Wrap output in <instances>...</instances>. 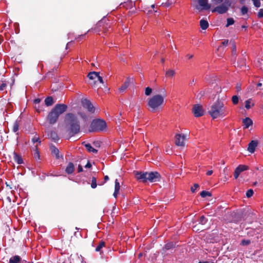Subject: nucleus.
<instances>
[{"label": "nucleus", "mask_w": 263, "mask_h": 263, "mask_svg": "<svg viewBox=\"0 0 263 263\" xmlns=\"http://www.w3.org/2000/svg\"><path fill=\"white\" fill-rule=\"evenodd\" d=\"M209 113L213 119H216L223 118L229 114V111L223 102L217 101L211 106Z\"/></svg>", "instance_id": "obj_1"}, {"label": "nucleus", "mask_w": 263, "mask_h": 263, "mask_svg": "<svg viewBox=\"0 0 263 263\" xmlns=\"http://www.w3.org/2000/svg\"><path fill=\"white\" fill-rule=\"evenodd\" d=\"M65 122L69 126V129L73 134H77L80 130V124L76 115L68 113L65 116Z\"/></svg>", "instance_id": "obj_2"}, {"label": "nucleus", "mask_w": 263, "mask_h": 263, "mask_svg": "<svg viewBox=\"0 0 263 263\" xmlns=\"http://www.w3.org/2000/svg\"><path fill=\"white\" fill-rule=\"evenodd\" d=\"M164 96L157 94L148 99V106L152 111L159 110L164 102Z\"/></svg>", "instance_id": "obj_3"}, {"label": "nucleus", "mask_w": 263, "mask_h": 263, "mask_svg": "<svg viewBox=\"0 0 263 263\" xmlns=\"http://www.w3.org/2000/svg\"><path fill=\"white\" fill-rule=\"evenodd\" d=\"M106 127V122L101 119L94 120L92 121L89 127V132H99L104 130Z\"/></svg>", "instance_id": "obj_4"}, {"label": "nucleus", "mask_w": 263, "mask_h": 263, "mask_svg": "<svg viewBox=\"0 0 263 263\" xmlns=\"http://www.w3.org/2000/svg\"><path fill=\"white\" fill-rule=\"evenodd\" d=\"M87 77L90 80L92 81L90 83L91 85H96L98 81L102 84L104 83L102 78L99 75V72L95 71L90 72L88 74Z\"/></svg>", "instance_id": "obj_5"}, {"label": "nucleus", "mask_w": 263, "mask_h": 263, "mask_svg": "<svg viewBox=\"0 0 263 263\" xmlns=\"http://www.w3.org/2000/svg\"><path fill=\"white\" fill-rule=\"evenodd\" d=\"M230 5L231 3L229 1H225L221 3V5L215 7L212 11V12H217L219 14L224 13L228 11Z\"/></svg>", "instance_id": "obj_6"}, {"label": "nucleus", "mask_w": 263, "mask_h": 263, "mask_svg": "<svg viewBox=\"0 0 263 263\" xmlns=\"http://www.w3.org/2000/svg\"><path fill=\"white\" fill-rule=\"evenodd\" d=\"M160 174L155 172H147V181H149L151 182H156L160 180Z\"/></svg>", "instance_id": "obj_7"}, {"label": "nucleus", "mask_w": 263, "mask_h": 263, "mask_svg": "<svg viewBox=\"0 0 263 263\" xmlns=\"http://www.w3.org/2000/svg\"><path fill=\"white\" fill-rule=\"evenodd\" d=\"M186 137L184 135L177 134L175 136V144L178 146H184Z\"/></svg>", "instance_id": "obj_8"}, {"label": "nucleus", "mask_w": 263, "mask_h": 263, "mask_svg": "<svg viewBox=\"0 0 263 263\" xmlns=\"http://www.w3.org/2000/svg\"><path fill=\"white\" fill-rule=\"evenodd\" d=\"M67 106L65 104H57L55 107L52 109V110L57 114V115L59 117V116L63 113H64L67 109Z\"/></svg>", "instance_id": "obj_9"}, {"label": "nucleus", "mask_w": 263, "mask_h": 263, "mask_svg": "<svg viewBox=\"0 0 263 263\" xmlns=\"http://www.w3.org/2000/svg\"><path fill=\"white\" fill-rule=\"evenodd\" d=\"M192 111L194 116L196 117L202 116L204 114V110L202 106L199 104L194 105Z\"/></svg>", "instance_id": "obj_10"}, {"label": "nucleus", "mask_w": 263, "mask_h": 263, "mask_svg": "<svg viewBox=\"0 0 263 263\" xmlns=\"http://www.w3.org/2000/svg\"><path fill=\"white\" fill-rule=\"evenodd\" d=\"M59 116L53 110H51L47 117V122L50 124H54L58 120Z\"/></svg>", "instance_id": "obj_11"}, {"label": "nucleus", "mask_w": 263, "mask_h": 263, "mask_svg": "<svg viewBox=\"0 0 263 263\" xmlns=\"http://www.w3.org/2000/svg\"><path fill=\"white\" fill-rule=\"evenodd\" d=\"M82 104L84 108L87 109L88 111L92 112V113L95 112V108L94 106H93V105L91 103V102L89 100H88L86 99H83L82 101Z\"/></svg>", "instance_id": "obj_12"}, {"label": "nucleus", "mask_w": 263, "mask_h": 263, "mask_svg": "<svg viewBox=\"0 0 263 263\" xmlns=\"http://www.w3.org/2000/svg\"><path fill=\"white\" fill-rule=\"evenodd\" d=\"M248 170V166L245 165H239L235 170L234 176L235 179H237L239 174L244 171Z\"/></svg>", "instance_id": "obj_13"}, {"label": "nucleus", "mask_w": 263, "mask_h": 263, "mask_svg": "<svg viewBox=\"0 0 263 263\" xmlns=\"http://www.w3.org/2000/svg\"><path fill=\"white\" fill-rule=\"evenodd\" d=\"M135 176L137 179L142 182H145L147 181V172L142 173L137 172L136 173Z\"/></svg>", "instance_id": "obj_14"}, {"label": "nucleus", "mask_w": 263, "mask_h": 263, "mask_svg": "<svg viewBox=\"0 0 263 263\" xmlns=\"http://www.w3.org/2000/svg\"><path fill=\"white\" fill-rule=\"evenodd\" d=\"M199 5L202 7V9L208 10L210 8V5L208 4L207 0H198Z\"/></svg>", "instance_id": "obj_15"}, {"label": "nucleus", "mask_w": 263, "mask_h": 263, "mask_svg": "<svg viewBox=\"0 0 263 263\" xmlns=\"http://www.w3.org/2000/svg\"><path fill=\"white\" fill-rule=\"evenodd\" d=\"M258 142L256 141H252L249 144L248 150L251 153L255 151V147L257 146Z\"/></svg>", "instance_id": "obj_16"}, {"label": "nucleus", "mask_w": 263, "mask_h": 263, "mask_svg": "<svg viewBox=\"0 0 263 263\" xmlns=\"http://www.w3.org/2000/svg\"><path fill=\"white\" fill-rule=\"evenodd\" d=\"M242 123L245 128H248L253 124L252 120L250 118H246L243 119Z\"/></svg>", "instance_id": "obj_17"}, {"label": "nucleus", "mask_w": 263, "mask_h": 263, "mask_svg": "<svg viewBox=\"0 0 263 263\" xmlns=\"http://www.w3.org/2000/svg\"><path fill=\"white\" fill-rule=\"evenodd\" d=\"M22 259L18 255L11 257L9 259V263H21Z\"/></svg>", "instance_id": "obj_18"}, {"label": "nucleus", "mask_w": 263, "mask_h": 263, "mask_svg": "<svg viewBox=\"0 0 263 263\" xmlns=\"http://www.w3.org/2000/svg\"><path fill=\"white\" fill-rule=\"evenodd\" d=\"M74 170V166L73 164L71 162H69L68 164V165L65 169V172L67 174H70L73 173Z\"/></svg>", "instance_id": "obj_19"}, {"label": "nucleus", "mask_w": 263, "mask_h": 263, "mask_svg": "<svg viewBox=\"0 0 263 263\" xmlns=\"http://www.w3.org/2000/svg\"><path fill=\"white\" fill-rule=\"evenodd\" d=\"M50 150L52 155L55 156L56 158L59 159L61 157L59 155V151L55 147L53 146H51Z\"/></svg>", "instance_id": "obj_20"}, {"label": "nucleus", "mask_w": 263, "mask_h": 263, "mask_svg": "<svg viewBox=\"0 0 263 263\" xmlns=\"http://www.w3.org/2000/svg\"><path fill=\"white\" fill-rule=\"evenodd\" d=\"M120 188V183L118 182V180L116 179V180H115V192H114V196L115 198H116L117 197L119 193Z\"/></svg>", "instance_id": "obj_21"}, {"label": "nucleus", "mask_w": 263, "mask_h": 263, "mask_svg": "<svg viewBox=\"0 0 263 263\" xmlns=\"http://www.w3.org/2000/svg\"><path fill=\"white\" fill-rule=\"evenodd\" d=\"M32 141L33 143V148H37L39 145L41 143V141L40 140L39 138L37 136H35L32 139Z\"/></svg>", "instance_id": "obj_22"}, {"label": "nucleus", "mask_w": 263, "mask_h": 263, "mask_svg": "<svg viewBox=\"0 0 263 263\" xmlns=\"http://www.w3.org/2000/svg\"><path fill=\"white\" fill-rule=\"evenodd\" d=\"M254 105V103L251 99H248L245 101V107L246 109H249L251 108Z\"/></svg>", "instance_id": "obj_23"}, {"label": "nucleus", "mask_w": 263, "mask_h": 263, "mask_svg": "<svg viewBox=\"0 0 263 263\" xmlns=\"http://www.w3.org/2000/svg\"><path fill=\"white\" fill-rule=\"evenodd\" d=\"M129 80H126L124 83L120 87L119 90L120 92H123L129 85Z\"/></svg>", "instance_id": "obj_24"}, {"label": "nucleus", "mask_w": 263, "mask_h": 263, "mask_svg": "<svg viewBox=\"0 0 263 263\" xmlns=\"http://www.w3.org/2000/svg\"><path fill=\"white\" fill-rule=\"evenodd\" d=\"M200 25L201 28L203 30H205V29H207L208 27H209V23L206 21L204 20H201L200 22Z\"/></svg>", "instance_id": "obj_25"}, {"label": "nucleus", "mask_w": 263, "mask_h": 263, "mask_svg": "<svg viewBox=\"0 0 263 263\" xmlns=\"http://www.w3.org/2000/svg\"><path fill=\"white\" fill-rule=\"evenodd\" d=\"M85 146L87 150L89 152H92L93 153H97L98 150L96 148L92 147L90 144H85Z\"/></svg>", "instance_id": "obj_26"}, {"label": "nucleus", "mask_w": 263, "mask_h": 263, "mask_svg": "<svg viewBox=\"0 0 263 263\" xmlns=\"http://www.w3.org/2000/svg\"><path fill=\"white\" fill-rule=\"evenodd\" d=\"M53 103V98L51 97H49L45 100V103L47 106L52 105Z\"/></svg>", "instance_id": "obj_27"}, {"label": "nucleus", "mask_w": 263, "mask_h": 263, "mask_svg": "<svg viewBox=\"0 0 263 263\" xmlns=\"http://www.w3.org/2000/svg\"><path fill=\"white\" fill-rule=\"evenodd\" d=\"M14 159L15 161L18 164H22L23 163V159L22 157L15 153H14Z\"/></svg>", "instance_id": "obj_28"}, {"label": "nucleus", "mask_w": 263, "mask_h": 263, "mask_svg": "<svg viewBox=\"0 0 263 263\" xmlns=\"http://www.w3.org/2000/svg\"><path fill=\"white\" fill-rule=\"evenodd\" d=\"M105 247V242L104 241H100L98 245L97 246L96 248V251L97 252H100L101 251V249Z\"/></svg>", "instance_id": "obj_29"}, {"label": "nucleus", "mask_w": 263, "mask_h": 263, "mask_svg": "<svg viewBox=\"0 0 263 263\" xmlns=\"http://www.w3.org/2000/svg\"><path fill=\"white\" fill-rule=\"evenodd\" d=\"M166 76L168 77H173L175 74V71L172 69H169L166 71Z\"/></svg>", "instance_id": "obj_30"}, {"label": "nucleus", "mask_w": 263, "mask_h": 263, "mask_svg": "<svg viewBox=\"0 0 263 263\" xmlns=\"http://www.w3.org/2000/svg\"><path fill=\"white\" fill-rule=\"evenodd\" d=\"M200 195L202 197L204 198L206 196H211V194L209 192L203 191L200 193Z\"/></svg>", "instance_id": "obj_31"}, {"label": "nucleus", "mask_w": 263, "mask_h": 263, "mask_svg": "<svg viewBox=\"0 0 263 263\" xmlns=\"http://www.w3.org/2000/svg\"><path fill=\"white\" fill-rule=\"evenodd\" d=\"M232 101L234 105L237 104L239 101V97L237 96H233L232 98Z\"/></svg>", "instance_id": "obj_32"}, {"label": "nucleus", "mask_w": 263, "mask_h": 263, "mask_svg": "<svg viewBox=\"0 0 263 263\" xmlns=\"http://www.w3.org/2000/svg\"><path fill=\"white\" fill-rule=\"evenodd\" d=\"M251 243V241L249 239H243L241 241L240 245L242 246H248L250 245Z\"/></svg>", "instance_id": "obj_33"}, {"label": "nucleus", "mask_w": 263, "mask_h": 263, "mask_svg": "<svg viewBox=\"0 0 263 263\" xmlns=\"http://www.w3.org/2000/svg\"><path fill=\"white\" fill-rule=\"evenodd\" d=\"M234 23V21L233 18H228L227 19V24L226 27H228Z\"/></svg>", "instance_id": "obj_34"}, {"label": "nucleus", "mask_w": 263, "mask_h": 263, "mask_svg": "<svg viewBox=\"0 0 263 263\" xmlns=\"http://www.w3.org/2000/svg\"><path fill=\"white\" fill-rule=\"evenodd\" d=\"M91 186L92 188L95 189L97 187V180L96 178L93 177L92 179V182L91 184Z\"/></svg>", "instance_id": "obj_35"}, {"label": "nucleus", "mask_w": 263, "mask_h": 263, "mask_svg": "<svg viewBox=\"0 0 263 263\" xmlns=\"http://www.w3.org/2000/svg\"><path fill=\"white\" fill-rule=\"evenodd\" d=\"M152 92V89L149 87H147L145 88V94L146 95V96H149L151 94Z\"/></svg>", "instance_id": "obj_36"}, {"label": "nucleus", "mask_w": 263, "mask_h": 263, "mask_svg": "<svg viewBox=\"0 0 263 263\" xmlns=\"http://www.w3.org/2000/svg\"><path fill=\"white\" fill-rule=\"evenodd\" d=\"M18 129V124L17 122H15L13 125V131L16 132Z\"/></svg>", "instance_id": "obj_37"}, {"label": "nucleus", "mask_w": 263, "mask_h": 263, "mask_svg": "<svg viewBox=\"0 0 263 263\" xmlns=\"http://www.w3.org/2000/svg\"><path fill=\"white\" fill-rule=\"evenodd\" d=\"M206 219L204 216H201L200 218V223L202 224H204L206 222Z\"/></svg>", "instance_id": "obj_38"}, {"label": "nucleus", "mask_w": 263, "mask_h": 263, "mask_svg": "<svg viewBox=\"0 0 263 263\" xmlns=\"http://www.w3.org/2000/svg\"><path fill=\"white\" fill-rule=\"evenodd\" d=\"M253 194V191L252 189L249 190L246 193V196L247 197H251Z\"/></svg>", "instance_id": "obj_39"}, {"label": "nucleus", "mask_w": 263, "mask_h": 263, "mask_svg": "<svg viewBox=\"0 0 263 263\" xmlns=\"http://www.w3.org/2000/svg\"><path fill=\"white\" fill-rule=\"evenodd\" d=\"M253 2L254 6L256 7H259L260 6V0H252Z\"/></svg>", "instance_id": "obj_40"}, {"label": "nucleus", "mask_w": 263, "mask_h": 263, "mask_svg": "<svg viewBox=\"0 0 263 263\" xmlns=\"http://www.w3.org/2000/svg\"><path fill=\"white\" fill-rule=\"evenodd\" d=\"M241 12L242 15L247 14L248 12V8L245 6L242 7L241 9Z\"/></svg>", "instance_id": "obj_41"}, {"label": "nucleus", "mask_w": 263, "mask_h": 263, "mask_svg": "<svg viewBox=\"0 0 263 263\" xmlns=\"http://www.w3.org/2000/svg\"><path fill=\"white\" fill-rule=\"evenodd\" d=\"M257 16L259 18L263 17V9H259L258 12Z\"/></svg>", "instance_id": "obj_42"}, {"label": "nucleus", "mask_w": 263, "mask_h": 263, "mask_svg": "<svg viewBox=\"0 0 263 263\" xmlns=\"http://www.w3.org/2000/svg\"><path fill=\"white\" fill-rule=\"evenodd\" d=\"M199 187V185L198 184H194L193 186H192L191 189V191L192 192H195V190Z\"/></svg>", "instance_id": "obj_43"}, {"label": "nucleus", "mask_w": 263, "mask_h": 263, "mask_svg": "<svg viewBox=\"0 0 263 263\" xmlns=\"http://www.w3.org/2000/svg\"><path fill=\"white\" fill-rule=\"evenodd\" d=\"M214 5H218L222 3V0H211Z\"/></svg>", "instance_id": "obj_44"}, {"label": "nucleus", "mask_w": 263, "mask_h": 263, "mask_svg": "<svg viewBox=\"0 0 263 263\" xmlns=\"http://www.w3.org/2000/svg\"><path fill=\"white\" fill-rule=\"evenodd\" d=\"M33 149L34 151V157L36 158H39V153L37 151V148H36H36H33Z\"/></svg>", "instance_id": "obj_45"}, {"label": "nucleus", "mask_w": 263, "mask_h": 263, "mask_svg": "<svg viewBox=\"0 0 263 263\" xmlns=\"http://www.w3.org/2000/svg\"><path fill=\"white\" fill-rule=\"evenodd\" d=\"M6 87V83H5L4 82H2L1 83H0V90H3Z\"/></svg>", "instance_id": "obj_46"}, {"label": "nucleus", "mask_w": 263, "mask_h": 263, "mask_svg": "<svg viewBox=\"0 0 263 263\" xmlns=\"http://www.w3.org/2000/svg\"><path fill=\"white\" fill-rule=\"evenodd\" d=\"M229 41L228 40H224V41L222 42V44L226 46L228 44Z\"/></svg>", "instance_id": "obj_47"}, {"label": "nucleus", "mask_w": 263, "mask_h": 263, "mask_svg": "<svg viewBox=\"0 0 263 263\" xmlns=\"http://www.w3.org/2000/svg\"><path fill=\"white\" fill-rule=\"evenodd\" d=\"M259 67L261 70L263 71V60H261V61L259 63Z\"/></svg>", "instance_id": "obj_48"}, {"label": "nucleus", "mask_w": 263, "mask_h": 263, "mask_svg": "<svg viewBox=\"0 0 263 263\" xmlns=\"http://www.w3.org/2000/svg\"><path fill=\"white\" fill-rule=\"evenodd\" d=\"M41 101V99H36L34 101V103L35 104H39Z\"/></svg>", "instance_id": "obj_49"}, {"label": "nucleus", "mask_w": 263, "mask_h": 263, "mask_svg": "<svg viewBox=\"0 0 263 263\" xmlns=\"http://www.w3.org/2000/svg\"><path fill=\"white\" fill-rule=\"evenodd\" d=\"M79 115L83 119H85L86 118V115H85V114L79 113Z\"/></svg>", "instance_id": "obj_50"}, {"label": "nucleus", "mask_w": 263, "mask_h": 263, "mask_svg": "<svg viewBox=\"0 0 263 263\" xmlns=\"http://www.w3.org/2000/svg\"><path fill=\"white\" fill-rule=\"evenodd\" d=\"M212 173H213V171H212V170L208 171L206 172V175L208 176H210V175H211L212 174Z\"/></svg>", "instance_id": "obj_51"}, {"label": "nucleus", "mask_w": 263, "mask_h": 263, "mask_svg": "<svg viewBox=\"0 0 263 263\" xmlns=\"http://www.w3.org/2000/svg\"><path fill=\"white\" fill-rule=\"evenodd\" d=\"M83 170L82 167L81 165H79L78 171L79 172H82Z\"/></svg>", "instance_id": "obj_52"}, {"label": "nucleus", "mask_w": 263, "mask_h": 263, "mask_svg": "<svg viewBox=\"0 0 263 263\" xmlns=\"http://www.w3.org/2000/svg\"><path fill=\"white\" fill-rule=\"evenodd\" d=\"M193 55H192V54H187V55H186V57L187 59H192V58H193Z\"/></svg>", "instance_id": "obj_53"}, {"label": "nucleus", "mask_w": 263, "mask_h": 263, "mask_svg": "<svg viewBox=\"0 0 263 263\" xmlns=\"http://www.w3.org/2000/svg\"><path fill=\"white\" fill-rule=\"evenodd\" d=\"M91 164H90L89 162H88V163H87V164L85 165V167H86L89 168V167H91Z\"/></svg>", "instance_id": "obj_54"}, {"label": "nucleus", "mask_w": 263, "mask_h": 263, "mask_svg": "<svg viewBox=\"0 0 263 263\" xmlns=\"http://www.w3.org/2000/svg\"><path fill=\"white\" fill-rule=\"evenodd\" d=\"M94 144H95V146H96V147L100 146L99 143L98 142H95Z\"/></svg>", "instance_id": "obj_55"}, {"label": "nucleus", "mask_w": 263, "mask_h": 263, "mask_svg": "<svg viewBox=\"0 0 263 263\" xmlns=\"http://www.w3.org/2000/svg\"><path fill=\"white\" fill-rule=\"evenodd\" d=\"M105 181H106L109 180V177L108 176H105L104 177Z\"/></svg>", "instance_id": "obj_56"}, {"label": "nucleus", "mask_w": 263, "mask_h": 263, "mask_svg": "<svg viewBox=\"0 0 263 263\" xmlns=\"http://www.w3.org/2000/svg\"><path fill=\"white\" fill-rule=\"evenodd\" d=\"M236 51V46H234L233 49V53Z\"/></svg>", "instance_id": "obj_57"}, {"label": "nucleus", "mask_w": 263, "mask_h": 263, "mask_svg": "<svg viewBox=\"0 0 263 263\" xmlns=\"http://www.w3.org/2000/svg\"><path fill=\"white\" fill-rule=\"evenodd\" d=\"M236 88L238 91H239L240 90V87L239 86H237Z\"/></svg>", "instance_id": "obj_58"}, {"label": "nucleus", "mask_w": 263, "mask_h": 263, "mask_svg": "<svg viewBox=\"0 0 263 263\" xmlns=\"http://www.w3.org/2000/svg\"><path fill=\"white\" fill-rule=\"evenodd\" d=\"M261 85H262V84H261V83H258V84H257V86H258V87H260V86H261Z\"/></svg>", "instance_id": "obj_59"}, {"label": "nucleus", "mask_w": 263, "mask_h": 263, "mask_svg": "<svg viewBox=\"0 0 263 263\" xmlns=\"http://www.w3.org/2000/svg\"><path fill=\"white\" fill-rule=\"evenodd\" d=\"M199 263H208L207 261H199Z\"/></svg>", "instance_id": "obj_60"}, {"label": "nucleus", "mask_w": 263, "mask_h": 263, "mask_svg": "<svg viewBox=\"0 0 263 263\" xmlns=\"http://www.w3.org/2000/svg\"><path fill=\"white\" fill-rule=\"evenodd\" d=\"M155 7V5H152V6H151V8L153 9H154Z\"/></svg>", "instance_id": "obj_61"}, {"label": "nucleus", "mask_w": 263, "mask_h": 263, "mask_svg": "<svg viewBox=\"0 0 263 263\" xmlns=\"http://www.w3.org/2000/svg\"><path fill=\"white\" fill-rule=\"evenodd\" d=\"M47 123H44L43 124V126H44L45 127H46V126H47Z\"/></svg>", "instance_id": "obj_62"}, {"label": "nucleus", "mask_w": 263, "mask_h": 263, "mask_svg": "<svg viewBox=\"0 0 263 263\" xmlns=\"http://www.w3.org/2000/svg\"><path fill=\"white\" fill-rule=\"evenodd\" d=\"M151 12H152L151 10H148V11H147V13H150Z\"/></svg>", "instance_id": "obj_63"}, {"label": "nucleus", "mask_w": 263, "mask_h": 263, "mask_svg": "<svg viewBox=\"0 0 263 263\" xmlns=\"http://www.w3.org/2000/svg\"><path fill=\"white\" fill-rule=\"evenodd\" d=\"M161 62H162V63H163V62H164V59H161Z\"/></svg>", "instance_id": "obj_64"}]
</instances>
